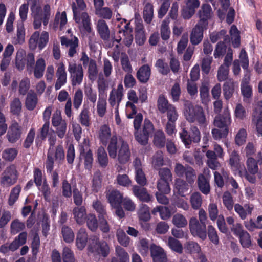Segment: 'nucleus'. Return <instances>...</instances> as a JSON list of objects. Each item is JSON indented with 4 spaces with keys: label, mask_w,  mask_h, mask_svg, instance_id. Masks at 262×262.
<instances>
[{
    "label": "nucleus",
    "mask_w": 262,
    "mask_h": 262,
    "mask_svg": "<svg viewBox=\"0 0 262 262\" xmlns=\"http://www.w3.org/2000/svg\"><path fill=\"white\" fill-rule=\"evenodd\" d=\"M78 8L74 3L72 5L73 19L75 23L82 27L83 31L90 33L92 31L91 19L87 12H81L86 7L83 0H76Z\"/></svg>",
    "instance_id": "obj_1"
},
{
    "label": "nucleus",
    "mask_w": 262,
    "mask_h": 262,
    "mask_svg": "<svg viewBox=\"0 0 262 262\" xmlns=\"http://www.w3.org/2000/svg\"><path fill=\"white\" fill-rule=\"evenodd\" d=\"M184 115L186 120L190 123L196 122L200 126L206 125V118L202 106L194 105L190 102L185 104Z\"/></svg>",
    "instance_id": "obj_2"
},
{
    "label": "nucleus",
    "mask_w": 262,
    "mask_h": 262,
    "mask_svg": "<svg viewBox=\"0 0 262 262\" xmlns=\"http://www.w3.org/2000/svg\"><path fill=\"white\" fill-rule=\"evenodd\" d=\"M49 40V35L47 31H43L41 34L38 31H35L29 40V47L31 50H35L38 47L42 50L47 45Z\"/></svg>",
    "instance_id": "obj_3"
},
{
    "label": "nucleus",
    "mask_w": 262,
    "mask_h": 262,
    "mask_svg": "<svg viewBox=\"0 0 262 262\" xmlns=\"http://www.w3.org/2000/svg\"><path fill=\"white\" fill-rule=\"evenodd\" d=\"M157 108L161 114L167 113V118L169 121L174 120L178 114L174 106L169 103L168 100L163 94L159 96L157 100Z\"/></svg>",
    "instance_id": "obj_4"
},
{
    "label": "nucleus",
    "mask_w": 262,
    "mask_h": 262,
    "mask_svg": "<svg viewBox=\"0 0 262 262\" xmlns=\"http://www.w3.org/2000/svg\"><path fill=\"white\" fill-rule=\"evenodd\" d=\"M154 130V127L151 121L145 119L143 126L142 133L139 132H135L134 136L136 140L141 145H145L147 144L149 135L152 134Z\"/></svg>",
    "instance_id": "obj_5"
},
{
    "label": "nucleus",
    "mask_w": 262,
    "mask_h": 262,
    "mask_svg": "<svg viewBox=\"0 0 262 262\" xmlns=\"http://www.w3.org/2000/svg\"><path fill=\"white\" fill-rule=\"evenodd\" d=\"M154 130V127L151 121L145 119L143 126L142 133L139 132H135L134 136L136 140L141 145H145L147 144L149 135L152 134Z\"/></svg>",
    "instance_id": "obj_6"
},
{
    "label": "nucleus",
    "mask_w": 262,
    "mask_h": 262,
    "mask_svg": "<svg viewBox=\"0 0 262 262\" xmlns=\"http://www.w3.org/2000/svg\"><path fill=\"white\" fill-rule=\"evenodd\" d=\"M180 137L182 141L186 147L189 146L192 142L198 143L201 140V134L196 126L191 127V132L189 133L185 129H183L180 133Z\"/></svg>",
    "instance_id": "obj_7"
},
{
    "label": "nucleus",
    "mask_w": 262,
    "mask_h": 262,
    "mask_svg": "<svg viewBox=\"0 0 262 262\" xmlns=\"http://www.w3.org/2000/svg\"><path fill=\"white\" fill-rule=\"evenodd\" d=\"M68 70L70 74L72 85L76 86L81 84L83 78V70L81 64L70 62Z\"/></svg>",
    "instance_id": "obj_8"
},
{
    "label": "nucleus",
    "mask_w": 262,
    "mask_h": 262,
    "mask_svg": "<svg viewBox=\"0 0 262 262\" xmlns=\"http://www.w3.org/2000/svg\"><path fill=\"white\" fill-rule=\"evenodd\" d=\"M189 229L194 236H197L204 240L207 237L206 224L199 222L196 217H192L189 221Z\"/></svg>",
    "instance_id": "obj_9"
},
{
    "label": "nucleus",
    "mask_w": 262,
    "mask_h": 262,
    "mask_svg": "<svg viewBox=\"0 0 262 262\" xmlns=\"http://www.w3.org/2000/svg\"><path fill=\"white\" fill-rule=\"evenodd\" d=\"M231 123V118L228 109L224 110L222 114L215 116L214 125L221 129H227L229 131V126Z\"/></svg>",
    "instance_id": "obj_10"
},
{
    "label": "nucleus",
    "mask_w": 262,
    "mask_h": 262,
    "mask_svg": "<svg viewBox=\"0 0 262 262\" xmlns=\"http://www.w3.org/2000/svg\"><path fill=\"white\" fill-rule=\"evenodd\" d=\"M21 135V126L18 122H14L9 126L6 137L9 143L14 144L20 139Z\"/></svg>",
    "instance_id": "obj_11"
},
{
    "label": "nucleus",
    "mask_w": 262,
    "mask_h": 262,
    "mask_svg": "<svg viewBox=\"0 0 262 262\" xmlns=\"http://www.w3.org/2000/svg\"><path fill=\"white\" fill-rule=\"evenodd\" d=\"M238 89V84L233 78L227 79L223 84V91L224 98L229 100Z\"/></svg>",
    "instance_id": "obj_12"
},
{
    "label": "nucleus",
    "mask_w": 262,
    "mask_h": 262,
    "mask_svg": "<svg viewBox=\"0 0 262 262\" xmlns=\"http://www.w3.org/2000/svg\"><path fill=\"white\" fill-rule=\"evenodd\" d=\"M212 8L209 4H204L198 12L200 18L197 24L202 25L204 27H208V20L211 18Z\"/></svg>",
    "instance_id": "obj_13"
},
{
    "label": "nucleus",
    "mask_w": 262,
    "mask_h": 262,
    "mask_svg": "<svg viewBox=\"0 0 262 262\" xmlns=\"http://www.w3.org/2000/svg\"><path fill=\"white\" fill-rule=\"evenodd\" d=\"M5 172L6 174L2 178V183H6L9 185H12L16 183L18 174L14 165H11L7 167Z\"/></svg>",
    "instance_id": "obj_14"
},
{
    "label": "nucleus",
    "mask_w": 262,
    "mask_h": 262,
    "mask_svg": "<svg viewBox=\"0 0 262 262\" xmlns=\"http://www.w3.org/2000/svg\"><path fill=\"white\" fill-rule=\"evenodd\" d=\"M207 27H204L203 25L196 24L193 28L190 36V40L192 45L196 46L199 45L203 38V32L207 30Z\"/></svg>",
    "instance_id": "obj_15"
},
{
    "label": "nucleus",
    "mask_w": 262,
    "mask_h": 262,
    "mask_svg": "<svg viewBox=\"0 0 262 262\" xmlns=\"http://www.w3.org/2000/svg\"><path fill=\"white\" fill-rule=\"evenodd\" d=\"M150 251L154 262L167 261L166 254L161 247L152 244L150 245Z\"/></svg>",
    "instance_id": "obj_16"
},
{
    "label": "nucleus",
    "mask_w": 262,
    "mask_h": 262,
    "mask_svg": "<svg viewBox=\"0 0 262 262\" xmlns=\"http://www.w3.org/2000/svg\"><path fill=\"white\" fill-rule=\"evenodd\" d=\"M119 140L121 142V144L118 150V160L120 164H125L129 161L130 157L129 145L122 138Z\"/></svg>",
    "instance_id": "obj_17"
},
{
    "label": "nucleus",
    "mask_w": 262,
    "mask_h": 262,
    "mask_svg": "<svg viewBox=\"0 0 262 262\" xmlns=\"http://www.w3.org/2000/svg\"><path fill=\"white\" fill-rule=\"evenodd\" d=\"M93 244L97 245L96 252L103 257H107L110 253V247L108 244L104 241H100L98 237L93 236L91 238Z\"/></svg>",
    "instance_id": "obj_18"
},
{
    "label": "nucleus",
    "mask_w": 262,
    "mask_h": 262,
    "mask_svg": "<svg viewBox=\"0 0 262 262\" xmlns=\"http://www.w3.org/2000/svg\"><path fill=\"white\" fill-rule=\"evenodd\" d=\"M79 158L84 161V166L86 170L91 171L94 162L93 155L91 149H89L87 151H85L84 147L82 146L80 149Z\"/></svg>",
    "instance_id": "obj_19"
},
{
    "label": "nucleus",
    "mask_w": 262,
    "mask_h": 262,
    "mask_svg": "<svg viewBox=\"0 0 262 262\" xmlns=\"http://www.w3.org/2000/svg\"><path fill=\"white\" fill-rule=\"evenodd\" d=\"M56 75L57 79L55 84V89L57 91L63 86L67 81L66 68L63 63H60L58 67Z\"/></svg>",
    "instance_id": "obj_20"
},
{
    "label": "nucleus",
    "mask_w": 262,
    "mask_h": 262,
    "mask_svg": "<svg viewBox=\"0 0 262 262\" xmlns=\"http://www.w3.org/2000/svg\"><path fill=\"white\" fill-rule=\"evenodd\" d=\"M134 195L141 202L148 203L152 201V196L149 194L146 188L135 185L133 187Z\"/></svg>",
    "instance_id": "obj_21"
},
{
    "label": "nucleus",
    "mask_w": 262,
    "mask_h": 262,
    "mask_svg": "<svg viewBox=\"0 0 262 262\" xmlns=\"http://www.w3.org/2000/svg\"><path fill=\"white\" fill-rule=\"evenodd\" d=\"M106 198L112 207H118L122 205L123 196L119 191L113 190L106 194Z\"/></svg>",
    "instance_id": "obj_22"
},
{
    "label": "nucleus",
    "mask_w": 262,
    "mask_h": 262,
    "mask_svg": "<svg viewBox=\"0 0 262 262\" xmlns=\"http://www.w3.org/2000/svg\"><path fill=\"white\" fill-rule=\"evenodd\" d=\"M258 159L256 160L252 157H249L246 161L247 171L251 174H256L258 171V164H262V155L260 152L258 153Z\"/></svg>",
    "instance_id": "obj_23"
},
{
    "label": "nucleus",
    "mask_w": 262,
    "mask_h": 262,
    "mask_svg": "<svg viewBox=\"0 0 262 262\" xmlns=\"http://www.w3.org/2000/svg\"><path fill=\"white\" fill-rule=\"evenodd\" d=\"M150 75L151 69L147 64L141 66L136 73L137 79L142 83H147L149 80Z\"/></svg>",
    "instance_id": "obj_24"
},
{
    "label": "nucleus",
    "mask_w": 262,
    "mask_h": 262,
    "mask_svg": "<svg viewBox=\"0 0 262 262\" xmlns=\"http://www.w3.org/2000/svg\"><path fill=\"white\" fill-rule=\"evenodd\" d=\"M97 31L100 38L104 41H108L110 38V31L106 21L103 19L99 20L97 25Z\"/></svg>",
    "instance_id": "obj_25"
},
{
    "label": "nucleus",
    "mask_w": 262,
    "mask_h": 262,
    "mask_svg": "<svg viewBox=\"0 0 262 262\" xmlns=\"http://www.w3.org/2000/svg\"><path fill=\"white\" fill-rule=\"evenodd\" d=\"M143 5V18L146 24H149L154 17V6L147 0L144 2Z\"/></svg>",
    "instance_id": "obj_26"
},
{
    "label": "nucleus",
    "mask_w": 262,
    "mask_h": 262,
    "mask_svg": "<svg viewBox=\"0 0 262 262\" xmlns=\"http://www.w3.org/2000/svg\"><path fill=\"white\" fill-rule=\"evenodd\" d=\"M229 164L234 170L238 171L240 176H242V167L240 164L239 155L238 151L233 150L230 155Z\"/></svg>",
    "instance_id": "obj_27"
},
{
    "label": "nucleus",
    "mask_w": 262,
    "mask_h": 262,
    "mask_svg": "<svg viewBox=\"0 0 262 262\" xmlns=\"http://www.w3.org/2000/svg\"><path fill=\"white\" fill-rule=\"evenodd\" d=\"M115 256L112 258L111 262H129V256L126 250L121 247H117Z\"/></svg>",
    "instance_id": "obj_28"
},
{
    "label": "nucleus",
    "mask_w": 262,
    "mask_h": 262,
    "mask_svg": "<svg viewBox=\"0 0 262 262\" xmlns=\"http://www.w3.org/2000/svg\"><path fill=\"white\" fill-rule=\"evenodd\" d=\"M97 162L102 168H105L108 164L107 154L102 146L99 147L96 152Z\"/></svg>",
    "instance_id": "obj_29"
},
{
    "label": "nucleus",
    "mask_w": 262,
    "mask_h": 262,
    "mask_svg": "<svg viewBox=\"0 0 262 262\" xmlns=\"http://www.w3.org/2000/svg\"><path fill=\"white\" fill-rule=\"evenodd\" d=\"M88 236L84 229H81L77 234L76 239V246L80 250H83L87 243Z\"/></svg>",
    "instance_id": "obj_30"
},
{
    "label": "nucleus",
    "mask_w": 262,
    "mask_h": 262,
    "mask_svg": "<svg viewBox=\"0 0 262 262\" xmlns=\"http://www.w3.org/2000/svg\"><path fill=\"white\" fill-rule=\"evenodd\" d=\"M37 94L34 92H30L27 95L25 100V106L29 111H33L36 107L38 103Z\"/></svg>",
    "instance_id": "obj_31"
},
{
    "label": "nucleus",
    "mask_w": 262,
    "mask_h": 262,
    "mask_svg": "<svg viewBox=\"0 0 262 262\" xmlns=\"http://www.w3.org/2000/svg\"><path fill=\"white\" fill-rule=\"evenodd\" d=\"M74 217L77 224H83L86 219V209L84 206L75 207L73 210Z\"/></svg>",
    "instance_id": "obj_32"
},
{
    "label": "nucleus",
    "mask_w": 262,
    "mask_h": 262,
    "mask_svg": "<svg viewBox=\"0 0 262 262\" xmlns=\"http://www.w3.org/2000/svg\"><path fill=\"white\" fill-rule=\"evenodd\" d=\"M198 185L199 190L204 194L207 195L210 192V187L209 181L203 174L198 176Z\"/></svg>",
    "instance_id": "obj_33"
},
{
    "label": "nucleus",
    "mask_w": 262,
    "mask_h": 262,
    "mask_svg": "<svg viewBox=\"0 0 262 262\" xmlns=\"http://www.w3.org/2000/svg\"><path fill=\"white\" fill-rule=\"evenodd\" d=\"M92 206L98 214V218L107 217V211L105 205L98 199L94 200Z\"/></svg>",
    "instance_id": "obj_34"
},
{
    "label": "nucleus",
    "mask_w": 262,
    "mask_h": 262,
    "mask_svg": "<svg viewBox=\"0 0 262 262\" xmlns=\"http://www.w3.org/2000/svg\"><path fill=\"white\" fill-rule=\"evenodd\" d=\"M45 68V60L42 58L38 59L33 70H34V77L37 79L41 78L43 75Z\"/></svg>",
    "instance_id": "obj_35"
},
{
    "label": "nucleus",
    "mask_w": 262,
    "mask_h": 262,
    "mask_svg": "<svg viewBox=\"0 0 262 262\" xmlns=\"http://www.w3.org/2000/svg\"><path fill=\"white\" fill-rule=\"evenodd\" d=\"M45 123L40 129V133L37 134L35 139L36 146L41 144L42 142L46 140L48 134L50 121H44Z\"/></svg>",
    "instance_id": "obj_36"
},
{
    "label": "nucleus",
    "mask_w": 262,
    "mask_h": 262,
    "mask_svg": "<svg viewBox=\"0 0 262 262\" xmlns=\"http://www.w3.org/2000/svg\"><path fill=\"white\" fill-rule=\"evenodd\" d=\"M79 122L82 126L89 127L91 124L90 111L88 108H83L79 115Z\"/></svg>",
    "instance_id": "obj_37"
},
{
    "label": "nucleus",
    "mask_w": 262,
    "mask_h": 262,
    "mask_svg": "<svg viewBox=\"0 0 262 262\" xmlns=\"http://www.w3.org/2000/svg\"><path fill=\"white\" fill-rule=\"evenodd\" d=\"M169 18L168 17H166L162 21L161 26V37L162 39L165 41L168 40L170 37L171 31L169 27Z\"/></svg>",
    "instance_id": "obj_38"
},
{
    "label": "nucleus",
    "mask_w": 262,
    "mask_h": 262,
    "mask_svg": "<svg viewBox=\"0 0 262 262\" xmlns=\"http://www.w3.org/2000/svg\"><path fill=\"white\" fill-rule=\"evenodd\" d=\"M84 92L85 98L88 101L92 103L94 106L97 97L96 91L93 89L91 85H90L84 86Z\"/></svg>",
    "instance_id": "obj_39"
},
{
    "label": "nucleus",
    "mask_w": 262,
    "mask_h": 262,
    "mask_svg": "<svg viewBox=\"0 0 262 262\" xmlns=\"http://www.w3.org/2000/svg\"><path fill=\"white\" fill-rule=\"evenodd\" d=\"M26 62V53L24 50L18 51L15 57V66L20 71H23L25 67Z\"/></svg>",
    "instance_id": "obj_40"
},
{
    "label": "nucleus",
    "mask_w": 262,
    "mask_h": 262,
    "mask_svg": "<svg viewBox=\"0 0 262 262\" xmlns=\"http://www.w3.org/2000/svg\"><path fill=\"white\" fill-rule=\"evenodd\" d=\"M153 142L154 145L158 148H162L165 146L166 138L163 131L158 130L155 132Z\"/></svg>",
    "instance_id": "obj_41"
},
{
    "label": "nucleus",
    "mask_w": 262,
    "mask_h": 262,
    "mask_svg": "<svg viewBox=\"0 0 262 262\" xmlns=\"http://www.w3.org/2000/svg\"><path fill=\"white\" fill-rule=\"evenodd\" d=\"M102 181V174L100 171H97L94 173L92 179V190L93 192H98L101 188Z\"/></svg>",
    "instance_id": "obj_42"
},
{
    "label": "nucleus",
    "mask_w": 262,
    "mask_h": 262,
    "mask_svg": "<svg viewBox=\"0 0 262 262\" xmlns=\"http://www.w3.org/2000/svg\"><path fill=\"white\" fill-rule=\"evenodd\" d=\"M138 214L140 221L147 222L150 219L149 207L146 204L141 205Z\"/></svg>",
    "instance_id": "obj_43"
},
{
    "label": "nucleus",
    "mask_w": 262,
    "mask_h": 262,
    "mask_svg": "<svg viewBox=\"0 0 262 262\" xmlns=\"http://www.w3.org/2000/svg\"><path fill=\"white\" fill-rule=\"evenodd\" d=\"M18 151L15 148L5 149L2 152V157L6 161L12 162L17 157Z\"/></svg>",
    "instance_id": "obj_44"
},
{
    "label": "nucleus",
    "mask_w": 262,
    "mask_h": 262,
    "mask_svg": "<svg viewBox=\"0 0 262 262\" xmlns=\"http://www.w3.org/2000/svg\"><path fill=\"white\" fill-rule=\"evenodd\" d=\"M61 233L64 241L67 243H71L74 239V234L72 229L67 225H63L61 228Z\"/></svg>",
    "instance_id": "obj_45"
},
{
    "label": "nucleus",
    "mask_w": 262,
    "mask_h": 262,
    "mask_svg": "<svg viewBox=\"0 0 262 262\" xmlns=\"http://www.w3.org/2000/svg\"><path fill=\"white\" fill-rule=\"evenodd\" d=\"M111 135V129L107 125H104L100 128L99 139L103 145H106L107 144Z\"/></svg>",
    "instance_id": "obj_46"
},
{
    "label": "nucleus",
    "mask_w": 262,
    "mask_h": 262,
    "mask_svg": "<svg viewBox=\"0 0 262 262\" xmlns=\"http://www.w3.org/2000/svg\"><path fill=\"white\" fill-rule=\"evenodd\" d=\"M135 40L136 43L139 46L143 45L146 40V37L142 25L137 26L135 28Z\"/></svg>",
    "instance_id": "obj_47"
},
{
    "label": "nucleus",
    "mask_w": 262,
    "mask_h": 262,
    "mask_svg": "<svg viewBox=\"0 0 262 262\" xmlns=\"http://www.w3.org/2000/svg\"><path fill=\"white\" fill-rule=\"evenodd\" d=\"M88 228L92 232H95L98 227V221L94 214L89 213L86 216Z\"/></svg>",
    "instance_id": "obj_48"
},
{
    "label": "nucleus",
    "mask_w": 262,
    "mask_h": 262,
    "mask_svg": "<svg viewBox=\"0 0 262 262\" xmlns=\"http://www.w3.org/2000/svg\"><path fill=\"white\" fill-rule=\"evenodd\" d=\"M225 173H229V172L223 169L221 171V173L217 171H215L213 173L215 183L219 188H223L226 184V178H225L224 176Z\"/></svg>",
    "instance_id": "obj_49"
},
{
    "label": "nucleus",
    "mask_w": 262,
    "mask_h": 262,
    "mask_svg": "<svg viewBox=\"0 0 262 262\" xmlns=\"http://www.w3.org/2000/svg\"><path fill=\"white\" fill-rule=\"evenodd\" d=\"M175 188L177 193L182 196H185V193L187 192L189 186L188 184L184 180L177 179L175 183Z\"/></svg>",
    "instance_id": "obj_50"
},
{
    "label": "nucleus",
    "mask_w": 262,
    "mask_h": 262,
    "mask_svg": "<svg viewBox=\"0 0 262 262\" xmlns=\"http://www.w3.org/2000/svg\"><path fill=\"white\" fill-rule=\"evenodd\" d=\"M116 237L118 242L122 246L126 247L129 245L130 238L122 229H119L117 230Z\"/></svg>",
    "instance_id": "obj_51"
},
{
    "label": "nucleus",
    "mask_w": 262,
    "mask_h": 262,
    "mask_svg": "<svg viewBox=\"0 0 262 262\" xmlns=\"http://www.w3.org/2000/svg\"><path fill=\"white\" fill-rule=\"evenodd\" d=\"M117 138L113 136L110 139V142L107 147L109 155L112 158H115L117 156Z\"/></svg>",
    "instance_id": "obj_52"
},
{
    "label": "nucleus",
    "mask_w": 262,
    "mask_h": 262,
    "mask_svg": "<svg viewBox=\"0 0 262 262\" xmlns=\"http://www.w3.org/2000/svg\"><path fill=\"white\" fill-rule=\"evenodd\" d=\"M106 98L107 97H98L97 111L98 116L100 117H103L106 111Z\"/></svg>",
    "instance_id": "obj_53"
},
{
    "label": "nucleus",
    "mask_w": 262,
    "mask_h": 262,
    "mask_svg": "<svg viewBox=\"0 0 262 262\" xmlns=\"http://www.w3.org/2000/svg\"><path fill=\"white\" fill-rule=\"evenodd\" d=\"M10 112L14 115L18 116L21 111L22 104L18 98H15L10 103Z\"/></svg>",
    "instance_id": "obj_54"
},
{
    "label": "nucleus",
    "mask_w": 262,
    "mask_h": 262,
    "mask_svg": "<svg viewBox=\"0 0 262 262\" xmlns=\"http://www.w3.org/2000/svg\"><path fill=\"white\" fill-rule=\"evenodd\" d=\"M54 149L49 148L47 153V159L46 162V168L48 173H51L54 168Z\"/></svg>",
    "instance_id": "obj_55"
},
{
    "label": "nucleus",
    "mask_w": 262,
    "mask_h": 262,
    "mask_svg": "<svg viewBox=\"0 0 262 262\" xmlns=\"http://www.w3.org/2000/svg\"><path fill=\"white\" fill-rule=\"evenodd\" d=\"M168 244L170 248L178 253L183 252V246L180 242L172 237H169L168 239Z\"/></svg>",
    "instance_id": "obj_56"
},
{
    "label": "nucleus",
    "mask_w": 262,
    "mask_h": 262,
    "mask_svg": "<svg viewBox=\"0 0 262 262\" xmlns=\"http://www.w3.org/2000/svg\"><path fill=\"white\" fill-rule=\"evenodd\" d=\"M155 67L158 69V72L163 75H167L170 72L168 63L162 59H159L157 60Z\"/></svg>",
    "instance_id": "obj_57"
},
{
    "label": "nucleus",
    "mask_w": 262,
    "mask_h": 262,
    "mask_svg": "<svg viewBox=\"0 0 262 262\" xmlns=\"http://www.w3.org/2000/svg\"><path fill=\"white\" fill-rule=\"evenodd\" d=\"M223 203L227 209L229 211L232 210L233 207V199L230 192L225 191L223 195Z\"/></svg>",
    "instance_id": "obj_58"
},
{
    "label": "nucleus",
    "mask_w": 262,
    "mask_h": 262,
    "mask_svg": "<svg viewBox=\"0 0 262 262\" xmlns=\"http://www.w3.org/2000/svg\"><path fill=\"white\" fill-rule=\"evenodd\" d=\"M30 88V81L28 77H25L19 82L18 92L20 95H27Z\"/></svg>",
    "instance_id": "obj_59"
},
{
    "label": "nucleus",
    "mask_w": 262,
    "mask_h": 262,
    "mask_svg": "<svg viewBox=\"0 0 262 262\" xmlns=\"http://www.w3.org/2000/svg\"><path fill=\"white\" fill-rule=\"evenodd\" d=\"M25 228L24 223L21 222L18 219H15L11 222L10 226L11 233L13 234H16Z\"/></svg>",
    "instance_id": "obj_60"
},
{
    "label": "nucleus",
    "mask_w": 262,
    "mask_h": 262,
    "mask_svg": "<svg viewBox=\"0 0 262 262\" xmlns=\"http://www.w3.org/2000/svg\"><path fill=\"white\" fill-rule=\"evenodd\" d=\"M20 191L21 187L19 185H16L11 190L8 201L9 205L12 206L16 202Z\"/></svg>",
    "instance_id": "obj_61"
},
{
    "label": "nucleus",
    "mask_w": 262,
    "mask_h": 262,
    "mask_svg": "<svg viewBox=\"0 0 262 262\" xmlns=\"http://www.w3.org/2000/svg\"><path fill=\"white\" fill-rule=\"evenodd\" d=\"M172 223L178 228L184 227L187 225V221L185 217L179 213L173 215Z\"/></svg>",
    "instance_id": "obj_62"
},
{
    "label": "nucleus",
    "mask_w": 262,
    "mask_h": 262,
    "mask_svg": "<svg viewBox=\"0 0 262 262\" xmlns=\"http://www.w3.org/2000/svg\"><path fill=\"white\" fill-rule=\"evenodd\" d=\"M190 203L193 209H199L202 203L201 194L198 192L193 193L190 197Z\"/></svg>",
    "instance_id": "obj_63"
},
{
    "label": "nucleus",
    "mask_w": 262,
    "mask_h": 262,
    "mask_svg": "<svg viewBox=\"0 0 262 262\" xmlns=\"http://www.w3.org/2000/svg\"><path fill=\"white\" fill-rule=\"evenodd\" d=\"M227 46L224 41H219L216 45L214 52V57L215 58H218L223 56L226 52Z\"/></svg>",
    "instance_id": "obj_64"
}]
</instances>
